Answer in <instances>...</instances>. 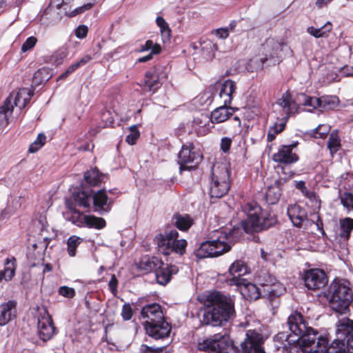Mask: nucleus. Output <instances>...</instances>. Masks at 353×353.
<instances>
[{"mask_svg": "<svg viewBox=\"0 0 353 353\" xmlns=\"http://www.w3.org/2000/svg\"><path fill=\"white\" fill-rule=\"evenodd\" d=\"M288 324L290 331L297 337L290 339L292 336L281 332L277 337L283 339L288 344L298 342L301 350L303 352L314 351L318 348L327 347L328 341L312 327L308 326L307 322L303 319L300 313L295 312L288 317Z\"/></svg>", "mask_w": 353, "mask_h": 353, "instance_id": "f257e3e1", "label": "nucleus"}, {"mask_svg": "<svg viewBox=\"0 0 353 353\" xmlns=\"http://www.w3.org/2000/svg\"><path fill=\"white\" fill-rule=\"evenodd\" d=\"M235 316L234 300L219 292L210 293L205 302L202 323L212 326H220Z\"/></svg>", "mask_w": 353, "mask_h": 353, "instance_id": "f03ea898", "label": "nucleus"}, {"mask_svg": "<svg viewBox=\"0 0 353 353\" xmlns=\"http://www.w3.org/2000/svg\"><path fill=\"white\" fill-rule=\"evenodd\" d=\"M234 232V230L226 228L212 231L210 240L202 243L196 250V256L199 259L216 257L228 252L236 241Z\"/></svg>", "mask_w": 353, "mask_h": 353, "instance_id": "7ed1b4c3", "label": "nucleus"}, {"mask_svg": "<svg viewBox=\"0 0 353 353\" xmlns=\"http://www.w3.org/2000/svg\"><path fill=\"white\" fill-rule=\"evenodd\" d=\"M141 317L145 319L144 327L146 333L155 340L168 338L171 331V327L164 320V316L161 306L152 303L144 306L141 312Z\"/></svg>", "mask_w": 353, "mask_h": 353, "instance_id": "20e7f679", "label": "nucleus"}, {"mask_svg": "<svg viewBox=\"0 0 353 353\" xmlns=\"http://www.w3.org/2000/svg\"><path fill=\"white\" fill-rule=\"evenodd\" d=\"M296 103L292 99L289 91L283 93L281 97L273 105L272 114L276 119V121L268 131V141H273L276 134L284 130L290 115L296 112Z\"/></svg>", "mask_w": 353, "mask_h": 353, "instance_id": "39448f33", "label": "nucleus"}, {"mask_svg": "<svg viewBox=\"0 0 353 353\" xmlns=\"http://www.w3.org/2000/svg\"><path fill=\"white\" fill-rule=\"evenodd\" d=\"M329 304L335 312L345 314L353 301V291L344 279H334L329 286Z\"/></svg>", "mask_w": 353, "mask_h": 353, "instance_id": "423d86ee", "label": "nucleus"}, {"mask_svg": "<svg viewBox=\"0 0 353 353\" xmlns=\"http://www.w3.org/2000/svg\"><path fill=\"white\" fill-rule=\"evenodd\" d=\"M243 211L247 218L241 222V225L247 233L266 230L276 223V219L270 215L265 216L256 203H245L243 206Z\"/></svg>", "mask_w": 353, "mask_h": 353, "instance_id": "0eeeda50", "label": "nucleus"}, {"mask_svg": "<svg viewBox=\"0 0 353 353\" xmlns=\"http://www.w3.org/2000/svg\"><path fill=\"white\" fill-rule=\"evenodd\" d=\"M230 188V172L227 163H216L212 168L209 184V194L211 198H221Z\"/></svg>", "mask_w": 353, "mask_h": 353, "instance_id": "6e6552de", "label": "nucleus"}, {"mask_svg": "<svg viewBox=\"0 0 353 353\" xmlns=\"http://www.w3.org/2000/svg\"><path fill=\"white\" fill-rule=\"evenodd\" d=\"M159 252L165 255L176 253L183 255L185 252L187 241L179 239V232L175 229L168 228L156 236L154 239Z\"/></svg>", "mask_w": 353, "mask_h": 353, "instance_id": "1a4fd4ad", "label": "nucleus"}, {"mask_svg": "<svg viewBox=\"0 0 353 353\" xmlns=\"http://www.w3.org/2000/svg\"><path fill=\"white\" fill-rule=\"evenodd\" d=\"M65 205L68 211L64 213L66 220L71 221L78 227L87 226L91 228L100 230L105 226V221L101 217L92 215H85L75 209V205L69 200L65 201Z\"/></svg>", "mask_w": 353, "mask_h": 353, "instance_id": "9d476101", "label": "nucleus"}, {"mask_svg": "<svg viewBox=\"0 0 353 353\" xmlns=\"http://www.w3.org/2000/svg\"><path fill=\"white\" fill-rule=\"evenodd\" d=\"M198 349L208 353H236L233 342L227 334H217L199 343Z\"/></svg>", "mask_w": 353, "mask_h": 353, "instance_id": "9b49d317", "label": "nucleus"}, {"mask_svg": "<svg viewBox=\"0 0 353 353\" xmlns=\"http://www.w3.org/2000/svg\"><path fill=\"white\" fill-rule=\"evenodd\" d=\"M336 336L330 345L329 353H346L345 341L353 334V321L343 318L336 323Z\"/></svg>", "mask_w": 353, "mask_h": 353, "instance_id": "f8f14e48", "label": "nucleus"}, {"mask_svg": "<svg viewBox=\"0 0 353 353\" xmlns=\"http://www.w3.org/2000/svg\"><path fill=\"white\" fill-rule=\"evenodd\" d=\"M202 159V155L199 151H195L192 143L183 145L179 153V163L180 170H191L196 168Z\"/></svg>", "mask_w": 353, "mask_h": 353, "instance_id": "ddd939ff", "label": "nucleus"}, {"mask_svg": "<svg viewBox=\"0 0 353 353\" xmlns=\"http://www.w3.org/2000/svg\"><path fill=\"white\" fill-rule=\"evenodd\" d=\"M37 329L39 337L43 341H48L54 334L55 327L52 319L46 307H38Z\"/></svg>", "mask_w": 353, "mask_h": 353, "instance_id": "4468645a", "label": "nucleus"}, {"mask_svg": "<svg viewBox=\"0 0 353 353\" xmlns=\"http://www.w3.org/2000/svg\"><path fill=\"white\" fill-rule=\"evenodd\" d=\"M263 339L261 334L253 330H249L246 332V338L241 343L243 353H265L262 345Z\"/></svg>", "mask_w": 353, "mask_h": 353, "instance_id": "2eb2a0df", "label": "nucleus"}, {"mask_svg": "<svg viewBox=\"0 0 353 353\" xmlns=\"http://www.w3.org/2000/svg\"><path fill=\"white\" fill-rule=\"evenodd\" d=\"M248 272V268L246 263L242 260H236L229 268V275L226 282L231 286L243 283L245 279L243 276Z\"/></svg>", "mask_w": 353, "mask_h": 353, "instance_id": "dca6fc26", "label": "nucleus"}, {"mask_svg": "<svg viewBox=\"0 0 353 353\" xmlns=\"http://www.w3.org/2000/svg\"><path fill=\"white\" fill-rule=\"evenodd\" d=\"M304 281L307 289L316 290L323 288L327 283V277L323 270L312 269L305 272Z\"/></svg>", "mask_w": 353, "mask_h": 353, "instance_id": "f3484780", "label": "nucleus"}, {"mask_svg": "<svg viewBox=\"0 0 353 353\" xmlns=\"http://www.w3.org/2000/svg\"><path fill=\"white\" fill-rule=\"evenodd\" d=\"M285 44L274 39L268 38L261 45V52L268 59L272 60L274 64L279 62V58Z\"/></svg>", "mask_w": 353, "mask_h": 353, "instance_id": "a211bd4d", "label": "nucleus"}, {"mask_svg": "<svg viewBox=\"0 0 353 353\" xmlns=\"http://www.w3.org/2000/svg\"><path fill=\"white\" fill-rule=\"evenodd\" d=\"M298 142H294L290 145H281L276 153L272 156V160L276 163L283 164H291L299 160L298 155L293 152V150L296 148Z\"/></svg>", "mask_w": 353, "mask_h": 353, "instance_id": "6ab92c4d", "label": "nucleus"}, {"mask_svg": "<svg viewBox=\"0 0 353 353\" xmlns=\"http://www.w3.org/2000/svg\"><path fill=\"white\" fill-rule=\"evenodd\" d=\"M34 90L28 88H21L16 93H11L6 100L10 99V103L18 107L20 110L23 109L34 95Z\"/></svg>", "mask_w": 353, "mask_h": 353, "instance_id": "aec40b11", "label": "nucleus"}, {"mask_svg": "<svg viewBox=\"0 0 353 353\" xmlns=\"http://www.w3.org/2000/svg\"><path fill=\"white\" fill-rule=\"evenodd\" d=\"M95 210L101 214L107 213L111 210L113 200L108 198L105 190L101 189L92 196Z\"/></svg>", "mask_w": 353, "mask_h": 353, "instance_id": "412c9836", "label": "nucleus"}, {"mask_svg": "<svg viewBox=\"0 0 353 353\" xmlns=\"http://www.w3.org/2000/svg\"><path fill=\"white\" fill-rule=\"evenodd\" d=\"M161 84V77L158 68L154 67L145 72L143 87L144 90L154 93Z\"/></svg>", "mask_w": 353, "mask_h": 353, "instance_id": "4be33fe9", "label": "nucleus"}, {"mask_svg": "<svg viewBox=\"0 0 353 353\" xmlns=\"http://www.w3.org/2000/svg\"><path fill=\"white\" fill-rule=\"evenodd\" d=\"M179 271L178 268L174 265H164L161 262V265H159L156 272V279L158 283L165 285L171 279L173 274H176Z\"/></svg>", "mask_w": 353, "mask_h": 353, "instance_id": "5701e85b", "label": "nucleus"}, {"mask_svg": "<svg viewBox=\"0 0 353 353\" xmlns=\"http://www.w3.org/2000/svg\"><path fill=\"white\" fill-rule=\"evenodd\" d=\"M17 302L8 301L0 305V326L8 324L16 317Z\"/></svg>", "mask_w": 353, "mask_h": 353, "instance_id": "b1692460", "label": "nucleus"}, {"mask_svg": "<svg viewBox=\"0 0 353 353\" xmlns=\"http://www.w3.org/2000/svg\"><path fill=\"white\" fill-rule=\"evenodd\" d=\"M298 101L302 103L303 105L311 106L313 108H330V103H335V99L332 100L330 98L320 99L316 97H307L304 94L298 96Z\"/></svg>", "mask_w": 353, "mask_h": 353, "instance_id": "393cba45", "label": "nucleus"}, {"mask_svg": "<svg viewBox=\"0 0 353 353\" xmlns=\"http://www.w3.org/2000/svg\"><path fill=\"white\" fill-rule=\"evenodd\" d=\"M287 213L293 225L297 228H301L307 220L306 211L296 204L290 205Z\"/></svg>", "mask_w": 353, "mask_h": 353, "instance_id": "a878e982", "label": "nucleus"}, {"mask_svg": "<svg viewBox=\"0 0 353 353\" xmlns=\"http://www.w3.org/2000/svg\"><path fill=\"white\" fill-rule=\"evenodd\" d=\"M236 90V84L232 80L227 79L221 84L219 97L222 99L223 104H230Z\"/></svg>", "mask_w": 353, "mask_h": 353, "instance_id": "bb28decb", "label": "nucleus"}, {"mask_svg": "<svg viewBox=\"0 0 353 353\" xmlns=\"http://www.w3.org/2000/svg\"><path fill=\"white\" fill-rule=\"evenodd\" d=\"M242 296L249 300H256L260 297V289L254 284L248 282L246 279L243 283L236 285Z\"/></svg>", "mask_w": 353, "mask_h": 353, "instance_id": "cd10ccee", "label": "nucleus"}, {"mask_svg": "<svg viewBox=\"0 0 353 353\" xmlns=\"http://www.w3.org/2000/svg\"><path fill=\"white\" fill-rule=\"evenodd\" d=\"M233 110L228 105L223 104L211 112L210 121L212 123H220L228 120L232 114Z\"/></svg>", "mask_w": 353, "mask_h": 353, "instance_id": "c85d7f7f", "label": "nucleus"}, {"mask_svg": "<svg viewBox=\"0 0 353 353\" xmlns=\"http://www.w3.org/2000/svg\"><path fill=\"white\" fill-rule=\"evenodd\" d=\"M3 270L0 271V283L3 281H10L15 274L16 259L14 258L6 259Z\"/></svg>", "mask_w": 353, "mask_h": 353, "instance_id": "c756f323", "label": "nucleus"}, {"mask_svg": "<svg viewBox=\"0 0 353 353\" xmlns=\"http://www.w3.org/2000/svg\"><path fill=\"white\" fill-rule=\"evenodd\" d=\"M172 223L180 230L186 231L193 224V219L188 214H176L172 219Z\"/></svg>", "mask_w": 353, "mask_h": 353, "instance_id": "7c9ffc66", "label": "nucleus"}, {"mask_svg": "<svg viewBox=\"0 0 353 353\" xmlns=\"http://www.w3.org/2000/svg\"><path fill=\"white\" fill-rule=\"evenodd\" d=\"M352 230L353 219L346 217L339 220V230L338 233L341 237L347 239Z\"/></svg>", "mask_w": 353, "mask_h": 353, "instance_id": "2f4dec72", "label": "nucleus"}, {"mask_svg": "<svg viewBox=\"0 0 353 353\" xmlns=\"http://www.w3.org/2000/svg\"><path fill=\"white\" fill-rule=\"evenodd\" d=\"M12 112L13 104L10 103V99L6 100L3 105L0 107V127L7 125Z\"/></svg>", "mask_w": 353, "mask_h": 353, "instance_id": "473e14b6", "label": "nucleus"}, {"mask_svg": "<svg viewBox=\"0 0 353 353\" xmlns=\"http://www.w3.org/2000/svg\"><path fill=\"white\" fill-rule=\"evenodd\" d=\"M103 178L104 175L99 173L97 168L87 171L84 174L85 181L92 186L99 185Z\"/></svg>", "mask_w": 353, "mask_h": 353, "instance_id": "72a5a7b5", "label": "nucleus"}, {"mask_svg": "<svg viewBox=\"0 0 353 353\" xmlns=\"http://www.w3.org/2000/svg\"><path fill=\"white\" fill-rule=\"evenodd\" d=\"M332 26L330 22H327L323 26L320 28H315L312 26L307 28V32L315 38L327 37L328 34L331 32Z\"/></svg>", "mask_w": 353, "mask_h": 353, "instance_id": "f704fd0d", "label": "nucleus"}, {"mask_svg": "<svg viewBox=\"0 0 353 353\" xmlns=\"http://www.w3.org/2000/svg\"><path fill=\"white\" fill-rule=\"evenodd\" d=\"M281 195V188L279 185L276 184L270 186L265 192L266 201L271 205L278 202Z\"/></svg>", "mask_w": 353, "mask_h": 353, "instance_id": "c9c22d12", "label": "nucleus"}, {"mask_svg": "<svg viewBox=\"0 0 353 353\" xmlns=\"http://www.w3.org/2000/svg\"><path fill=\"white\" fill-rule=\"evenodd\" d=\"M161 261L157 257H143L139 263V268L145 271L156 270Z\"/></svg>", "mask_w": 353, "mask_h": 353, "instance_id": "e433bc0d", "label": "nucleus"}, {"mask_svg": "<svg viewBox=\"0 0 353 353\" xmlns=\"http://www.w3.org/2000/svg\"><path fill=\"white\" fill-rule=\"evenodd\" d=\"M74 199L79 205L88 207L90 202V194L85 190L78 191L74 194Z\"/></svg>", "mask_w": 353, "mask_h": 353, "instance_id": "4c0bfd02", "label": "nucleus"}, {"mask_svg": "<svg viewBox=\"0 0 353 353\" xmlns=\"http://www.w3.org/2000/svg\"><path fill=\"white\" fill-rule=\"evenodd\" d=\"M268 60V59L267 57H265L262 53L261 54L252 57L249 61V69H250L252 71L254 70H257L259 69H261L263 68L264 63Z\"/></svg>", "mask_w": 353, "mask_h": 353, "instance_id": "58836bf2", "label": "nucleus"}, {"mask_svg": "<svg viewBox=\"0 0 353 353\" xmlns=\"http://www.w3.org/2000/svg\"><path fill=\"white\" fill-rule=\"evenodd\" d=\"M156 22L158 26L160 28L163 41L165 42V41L169 40L170 37V29L167 22L161 17H157L156 19Z\"/></svg>", "mask_w": 353, "mask_h": 353, "instance_id": "ea45409f", "label": "nucleus"}, {"mask_svg": "<svg viewBox=\"0 0 353 353\" xmlns=\"http://www.w3.org/2000/svg\"><path fill=\"white\" fill-rule=\"evenodd\" d=\"M81 239L76 236H70L68 239V252L70 256H74L77 246L80 244Z\"/></svg>", "mask_w": 353, "mask_h": 353, "instance_id": "a19ab883", "label": "nucleus"}, {"mask_svg": "<svg viewBox=\"0 0 353 353\" xmlns=\"http://www.w3.org/2000/svg\"><path fill=\"white\" fill-rule=\"evenodd\" d=\"M151 50L150 53L159 54L161 51V47L158 43H154L152 40H148L145 44L142 45L140 52Z\"/></svg>", "mask_w": 353, "mask_h": 353, "instance_id": "79ce46f5", "label": "nucleus"}, {"mask_svg": "<svg viewBox=\"0 0 353 353\" xmlns=\"http://www.w3.org/2000/svg\"><path fill=\"white\" fill-rule=\"evenodd\" d=\"M341 203L349 212L353 211V194L350 192H344L340 196Z\"/></svg>", "mask_w": 353, "mask_h": 353, "instance_id": "37998d69", "label": "nucleus"}, {"mask_svg": "<svg viewBox=\"0 0 353 353\" xmlns=\"http://www.w3.org/2000/svg\"><path fill=\"white\" fill-rule=\"evenodd\" d=\"M46 137L44 134H39L37 139L30 145L29 152L31 153L38 151L46 142Z\"/></svg>", "mask_w": 353, "mask_h": 353, "instance_id": "c03bdc74", "label": "nucleus"}, {"mask_svg": "<svg viewBox=\"0 0 353 353\" xmlns=\"http://www.w3.org/2000/svg\"><path fill=\"white\" fill-rule=\"evenodd\" d=\"M330 127L327 124H320L313 131V136L315 138L324 139L329 133Z\"/></svg>", "mask_w": 353, "mask_h": 353, "instance_id": "a18cd8bd", "label": "nucleus"}, {"mask_svg": "<svg viewBox=\"0 0 353 353\" xmlns=\"http://www.w3.org/2000/svg\"><path fill=\"white\" fill-rule=\"evenodd\" d=\"M327 147L332 153L338 151L340 147V140L336 134L331 133L328 140Z\"/></svg>", "mask_w": 353, "mask_h": 353, "instance_id": "49530a36", "label": "nucleus"}, {"mask_svg": "<svg viewBox=\"0 0 353 353\" xmlns=\"http://www.w3.org/2000/svg\"><path fill=\"white\" fill-rule=\"evenodd\" d=\"M130 133L126 137L125 141L130 145H134L140 136V132L137 125H132L130 128Z\"/></svg>", "mask_w": 353, "mask_h": 353, "instance_id": "de8ad7c7", "label": "nucleus"}, {"mask_svg": "<svg viewBox=\"0 0 353 353\" xmlns=\"http://www.w3.org/2000/svg\"><path fill=\"white\" fill-rule=\"evenodd\" d=\"M165 345L161 347L148 346L146 345H142L141 346V353H159L163 351Z\"/></svg>", "mask_w": 353, "mask_h": 353, "instance_id": "09e8293b", "label": "nucleus"}, {"mask_svg": "<svg viewBox=\"0 0 353 353\" xmlns=\"http://www.w3.org/2000/svg\"><path fill=\"white\" fill-rule=\"evenodd\" d=\"M59 294L66 298H72L75 295V291L72 288L61 286L59 289Z\"/></svg>", "mask_w": 353, "mask_h": 353, "instance_id": "8fccbe9b", "label": "nucleus"}, {"mask_svg": "<svg viewBox=\"0 0 353 353\" xmlns=\"http://www.w3.org/2000/svg\"><path fill=\"white\" fill-rule=\"evenodd\" d=\"M37 43V39L34 37H28L21 46V50L26 52L32 48Z\"/></svg>", "mask_w": 353, "mask_h": 353, "instance_id": "3c124183", "label": "nucleus"}, {"mask_svg": "<svg viewBox=\"0 0 353 353\" xmlns=\"http://www.w3.org/2000/svg\"><path fill=\"white\" fill-rule=\"evenodd\" d=\"M121 316L125 321L130 320L132 316V310L130 304H124L122 307Z\"/></svg>", "mask_w": 353, "mask_h": 353, "instance_id": "603ef678", "label": "nucleus"}, {"mask_svg": "<svg viewBox=\"0 0 353 353\" xmlns=\"http://www.w3.org/2000/svg\"><path fill=\"white\" fill-rule=\"evenodd\" d=\"M208 121V117L207 115L201 114L199 117H194L193 120V125L195 128L202 127L205 125V123Z\"/></svg>", "mask_w": 353, "mask_h": 353, "instance_id": "864d4df0", "label": "nucleus"}, {"mask_svg": "<svg viewBox=\"0 0 353 353\" xmlns=\"http://www.w3.org/2000/svg\"><path fill=\"white\" fill-rule=\"evenodd\" d=\"M92 3L84 4L83 6L74 9L73 11H72L70 13L68 14V16L70 17H74L77 14H81V13L85 12V10L90 9L92 8Z\"/></svg>", "mask_w": 353, "mask_h": 353, "instance_id": "5fc2aeb1", "label": "nucleus"}, {"mask_svg": "<svg viewBox=\"0 0 353 353\" xmlns=\"http://www.w3.org/2000/svg\"><path fill=\"white\" fill-rule=\"evenodd\" d=\"M88 27L84 25L79 26L75 30V35L79 39H83L87 36Z\"/></svg>", "mask_w": 353, "mask_h": 353, "instance_id": "6e6d98bb", "label": "nucleus"}, {"mask_svg": "<svg viewBox=\"0 0 353 353\" xmlns=\"http://www.w3.org/2000/svg\"><path fill=\"white\" fill-rule=\"evenodd\" d=\"M117 279L116 278V276L114 274H112L111 276V279L109 281L108 285L113 295H116L117 292Z\"/></svg>", "mask_w": 353, "mask_h": 353, "instance_id": "4d7b16f0", "label": "nucleus"}, {"mask_svg": "<svg viewBox=\"0 0 353 353\" xmlns=\"http://www.w3.org/2000/svg\"><path fill=\"white\" fill-rule=\"evenodd\" d=\"M232 139L229 137H223L221 141V148L224 152H227L231 146Z\"/></svg>", "mask_w": 353, "mask_h": 353, "instance_id": "13d9d810", "label": "nucleus"}, {"mask_svg": "<svg viewBox=\"0 0 353 353\" xmlns=\"http://www.w3.org/2000/svg\"><path fill=\"white\" fill-rule=\"evenodd\" d=\"M216 36L220 39H226L229 36L228 28H218L214 31Z\"/></svg>", "mask_w": 353, "mask_h": 353, "instance_id": "bf43d9fd", "label": "nucleus"}, {"mask_svg": "<svg viewBox=\"0 0 353 353\" xmlns=\"http://www.w3.org/2000/svg\"><path fill=\"white\" fill-rule=\"evenodd\" d=\"M79 68L78 64L77 63H74L72 65H70L68 69L60 76L61 79L66 78L68 76H69L70 74H72L73 72H74L77 69Z\"/></svg>", "mask_w": 353, "mask_h": 353, "instance_id": "052dcab7", "label": "nucleus"}, {"mask_svg": "<svg viewBox=\"0 0 353 353\" xmlns=\"http://www.w3.org/2000/svg\"><path fill=\"white\" fill-rule=\"evenodd\" d=\"M262 286L264 288H267V289H264L265 292H266L270 294H272V295L277 294V292L276 290V285L274 283H272V285H269L268 283H263Z\"/></svg>", "mask_w": 353, "mask_h": 353, "instance_id": "680f3d73", "label": "nucleus"}, {"mask_svg": "<svg viewBox=\"0 0 353 353\" xmlns=\"http://www.w3.org/2000/svg\"><path fill=\"white\" fill-rule=\"evenodd\" d=\"M301 192L305 197L309 199L310 201H314L316 200V195L313 191H310L307 188H305Z\"/></svg>", "mask_w": 353, "mask_h": 353, "instance_id": "e2e57ef3", "label": "nucleus"}, {"mask_svg": "<svg viewBox=\"0 0 353 353\" xmlns=\"http://www.w3.org/2000/svg\"><path fill=\"white\" fill-rule=\"evenodd\" d=\"M346 350L349 353H353V334L350 335V337L347 338L345 341Z\"/></svg>", "mask_w": 353, "mask_h": 353, "instance_id": "0e129e2a", "label": "nucleus"}, {"mask_svg": "<svg viewBox=\"0 0 353 353\" xmlns=\"http://www.w3.org/2000/svg\"><path fill=\"white\" fill-rule=\"evenodd\" d=\"M92 57L90 55L86 54L83 56L79 61L76 62L78 64L79 68L83 66L88 63L90 61L92 60Z\"/></svg>", "mask_w": 353, "mask_h": 353, "instance_id": "69168bd1", "label": "nucleus"}, {"mask_svg": "<svg viewBox=\"0 0 353 353\" xmlns=\"http://www.w3.org/2000/svg\"><path fill=\"white\" fill-rule=\"evenodd\" d=\"M202 48H209L211 50V51H214L216 50V45L212 43L211 41H206L202 43Z\"/></svg>", "mask_w": 353, "mask_h": 353, "instance_id": "338daca9", "label": "nucleus"}, {"mask_svg": "<svg viewBox=\"0 0 353 353\" xmlns=\"http://www.w3.org/2000/svg\"><path fill=\"white\" fill-rule=\"evenodd\" d=\"M330 349V346L329 347L325 348H318L317 350H314L311 352H306L305 353H329V350Z\"/></svg>", "mask_w": 353, "mask_h": 353, "instance_id": "774afa93", "label": "nucleus"}]
</instances>
